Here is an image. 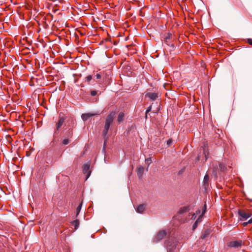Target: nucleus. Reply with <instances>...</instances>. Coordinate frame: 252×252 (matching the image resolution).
<instances>
[{
  "instance_id": "obj_1",
  "label": "nucleus",
  "mask_w": 252,
  "mask_h": 252,
  "mask_svg": "<svg viewBox=\"0 0 252 252\" xmlns=\"http://www.w3.org/2000/svg\"><path fill=\"white\" fill-rule=\"evenodd\" d=\"M116 113L115 112H111L106 117L104 129L103 130V135L105 137L106 136L110 128V125L113 123L115 117Z\"/></svg>"
},
{
  "instance_id": "obj_2",
  "label": "nucleus",
  "mask_w": 252,
  "mask_h": 252,
  "mask_svg": "<svg viewBox=\"0 0 252 252\" xmlns=\"http://www.w3.org/2000/svg\"><path fill=\"white\" fill-rule=\"evenodd\" d=\"M165 245L167 247V252H173L177 247L178 242L174 239H169L166 240Z\"/></svg>"
},
{
  "instance_id": "obj_3",
  "label": "nucleus",
  "mask_w": 252,
  "mask_h": 252,
  "mask_svg": "<svg viewBox=\"0 0 252 252\" xmlns=\"http://www.w3.org/2000/svg\"><path fill=\"white\" fill-rule=\"evenodd\" d=\"M167 235V232L165 230H160L156 235V236L154 238V242H157L161 240H162L166 235Z\"/></svg>"
},
{
  "instance_id": "obj_4",
  "label": "nucleus",
  "mask_w": 252,
  "mask_h": 252,
  "mask_svg": "<svg viewBox=\"0 0 252 252\" xmlns=\"http://www.w3.org/2000/svg\"><path fill=\"white\" fill-rule=\"evenodd\" d=\"M90 163L89 162L84 164L83 165V172L84 174H86V180H87L89 178L91 173V171L90 170Z\"/></svg>"
},
{
  "instance_id": "obj_5",
  "label": "nucleus",
  "mask_w": 252,
  "mask_h": 252,
  "mask_svg": "<svg viewBox=\"0 0 252 252\" xmlns=\"http://www.w3.org/2000/svg\"><path fill=\"white\" fill-rule=\"evenodd\" d=\"M238 214L242 218L240 219V220H246L251 216L249 213L243 210H239Z\"/></svg>"
},
{
  "instance_id": "obj_6",
  "label": "nucleus",
  "mask_w": 252,
  "mask_h": 252,
  "mask_svg": "<svg viewBox=\"0 0 252 252\" xmlns=\"http://www.w3.org/2000/svg\"><path fill=\"white\" fill-rule=\"evenodd\" d=\"M100 113L99 112H96V113H84L83 114L81 115V118L84 121H86L88 120L90 118L95 116L99 115Z\"/></svg>"
},
{
  "instance_id": "obj_7",
  "label": "nucleus",
  "mask_w": 252,
  "mask_h": 252,
  "mask_svg": "<svg viewBox=\"0 0 252 252\" xmlns=\"http://www.w3.org/2000/svg\"><path fill=\"white\" fill-rule=\"evenodd\" d=\"M242 241L241 240L233 241L229 242L228 246L230 247L237 248L241 246Z\"/></svg>"
},
{
  "instance_id": "obj_8",
  "label": "nucleus",
  "mask_w": 252,
  "mask_h": 252,
  "mask_svg": "<svg viewBox=\"0 0 252 252\" xmlns=\"http://www.w3.org/2000/svg\"><path fill=\"white\" fill-rule=\"evenodd\" d=\"M206 205H204L202 215H201L199 216V217L197 219V220L195 221V222H194V223L192 225V229H193V230H195L196 228V227H197L198 223L199 222H200V221H201V219L202 216L203 215V214L206 212Z\"/></svg>"
},
{
  "instance_id": "obj_9",
  "label": "nucleus",
  "mask_w": 252,
  "mask_h": 252,
  "mask_svg": "<svg viewBox=\"0 0 252 252\" xmlns=\"http://www.w3.org/2000/svg\"><path fill=\"white\" fill-rule=\"evenodd\" d=\"M65 119L63 117H60L58 122L56 124V128L55 129V133H56L58 130L60 128V127L63 126V123L64 122Z\"/></svg>"
},
{
  "instance_id": "obj_10",
  "label": "nucleus",
  "mask_w": 252,
  "mask_h": 252,
  "mask_svg": "<svg viewBox=\"0 0 252 252\" xmlns=\"http://www.w3.org/2000/svg\"><path fill=\"white\" fill-rule=\"evenodd\" d=\"M145 96L149 97L151 100L154 101L158 97V94L149 92L147 93Z\"/></svg>"
},
{
  "instance_id": "obj_11",
  "label": "nucleus",
  "mask_w": 252,
  "mask_h": 252,
  "mask_svg": "<svg viewBox=\"0 0 252 252\" xmlns=\"http://www.w3.org/2000/svg\"><path fill=\"white\" fill-rule=\"evenodd\" d=\"M136 172L138 176L140 178L141 177L144 172V168L142 166L139 165L136 169Z\"/></svg>"
},
{
  "instance_id": "obj_12",
  "label": "nucleus",
  "mask_w": 252,
  "mask_h": 252,
  "mask_svg": "<svg viewBox=\"0 0 252 252\" xmlns=\"http://www.w3.org/2000/svg\"><path fill=\"white\" fill-rule=\"evenodd\" d=\"M209 175L208 174H206L203 180L204 186L205 189H207L209 186Z\"/></svg>"
},
{
  "instance_id": "obj_13",
  "label": "nucleus",
  "mask_w": 252,
  "mask_h": 252,
  "mask_svg": "<svg viewBox=\"0 0 252 252\" xmlns=\"http://www.w3.org/2000/svg\"><path fill=\"white\" fill-rule=\"evenodd\" d=\"M124 117H125V114L123 112H120L119 114L118 117V119H117V121L119 123H121L123 121Z\"/></svg>"
},
{
  "instance_id": "obj_14",
  "label": "nucleus",
  "mask_w": 252,
  "mask_h": 252,
  "mask_svg": "<svg viewBox=\"0 0 252 252\" xmlns=\"http://www.w3.org/2000/svg\"><path fill=\"white\" fill-rule=\"evenodd\" d=\"M209 234H210V230L209 229H207V230L204 231V232L202 233V234L200 237V238L202 239H204L206 238L207 237H208V235H209Z\"/></svg>"
},
{
  "instance_id": "obj_15",
  "label": "nucleus",
  "mask_w": 252,
  "mask_h": 252,
  "mask_svg": "<svg viewBox=\"0 0 252 252\" xmlns=\"http://www.w3.org/2000/svg\"><path fill=\"white\" fill-rule=\"evenodd\" d=\"M145 208V206L143 204L140 205L137 207L136 211L138 213H141L144 211Z\"/></svg>"
},
{
  "instance_id": "obj_16",
  "label": "nucleus",
  "mask_w": 252,
  "mask_h": 252,
  "mask_svg": "<svg viewBox=\"0 0 252 252\" xmlns=\"http://www.w3.org/2000/svg\"><path fill=\"white\" fill-rule=\"evenodd\" d=\"M72 224L74 226V228L76 230L79 226V221L78 220H75L72 222Z\"/></svg>"
},
{
  "instance_id": "obj_17",
  "label": "nucleus",
  "mask_w": 252,
  "mask_h": 252,
  "mask_svg": "<svg viewBox=\"0 0 252 252\" xmlns=\"http://www.w3.org/2000/svg\"><path fill=\"white\" fill-rule=\"evenodd\" d=\"M206 148V146L204 145V148H203V154L204 155V156L205 158V161L208 159V156L209 155V153L207 151Z\"/></svg>"
},
{
  "instance_id": "obj_18",
  "label": "nucleus",
  "mask_w": 252,
  "mask_h": 252,
  "mask_svg": "<svg viewBox=\"0 0 252 252\" xmlns=\"http://www.w3.org/2000/svg\"><path fill=\"white\" fill-rule=\"evenodd\" d=\"M146 164L149 165L152 163V159L151 158H148L145 159Z\"/></svg>"
},
{
  "instance_id": "obj_19",
  "label": "nucleus",
  "mask_w": 252,
  "mask_h": 252,
  "mask_svg": "<svg viewBox=\"0 0 252 252\" xmlns=\"http://www.w3.org/2000/svg\"><path fill=\"white\" fill-rule=\"evenodd\" d=\"M69 143V140L67 139H65L63 140V143L64 145H67Z\"/></svg>"
},
{
  "instance_id": "obj_20",
  "label": "nucleus",
  "mask_w": 252,
  "mask_h": 252,
  "mask_svg": "<svg viewBox=\"0 0 252 252\" xmlns=\"http://www.w3.org/2000/svg\"><path fill=\"white\" fill-rule=\"evenodd\" d=\"M219 168L221 170H224L225 168V166L223 164L220 163L219 165Z\"/></svg>"
},
{
  "instance_id": "obj_21",
  "label": "nucleus",
  "mask_w": 252,
  "mask_h": 252,
  "mask_svg": "<svg viewBox=\"0 0 252 252\" xmlns=\"http://www.w3.org/2000/svg\"><path fill=\"white\" fill-rule=\"evenodd\" d=\"M81 206H82V204H80L77 208V209H76V211H77V215H78L80 211V210H81Z\"/></svg>"
},
{
  "instance_id": "obj_22",
  "label": "nucleus",
  "mask_w": 252,
  "mask_h": 252,
  "mask_svg": "<svg viewBox=\"0 0 252 252\" xmlns=\"http://www.w3.org/2000/svg\"><path fill=\"white\" fill-rule=\"evenodd\" d=\"M86 81L89 82L92 79V76L91 75H88L86 77Z\"/></svg>"
},
{
  "instance_id": "obj_23",
  "label": "nucleus",
  "mask_w": 252,
  "mask_h": 252,
  "mask_svg": "<svg viewBox=\"0 0 252 252\" xmlns=\"http://www.w3.org/2000/svg\"><path fill=\"white\" fill-rule=\"evenodd\" d=\"M97 94V92L96 91H92L91 92V94L92 96H95Z\"/></svg>"
},
{
  "instance_id": "obj_24",
  "label": "nucleus",
  "mask_w": 252,
  "mask_h": 252,
  "mask_svg": "<svg viewBox=\"0 0 252 252\" xmlns=\"http://www.w3.org/2000/svg\"><path fill=\"white\" fill-rule=\"evenodd\" d=\"M172 140L171 139H169L167 141V144L168 145V146H170L171 144H172Z\"/></svg>"
},
{
  "instance_id": "obj_25",
  "label": "nucleus",
  "mask_w": 252,
  "mask_h": 252,
  "mask_svg": "<svg viewBox=\"0 0 252 252\" xmlns=\"http://www.w3.org/2000/svg\"><path fill=\"white\" fill-rule=\"evenodd\" d=\"M101 77V75L99 73H97L96 75V79H100Z\"/></svg>"
},
{
  "instance_id": "obj_26",
  "label": "nucleus",
  "mask_w": 252,
  "mask_h": 252,
  "mask_svg": "<svg viewBox=\"0 0 252 252\" xmlns=\"http://www.w3.org/2000/svg\"><path fill=\"white\" fill-rule=\"evenodd\" d=\"M248 43L250 44V45H252V39H248Z\"/></svg>"
},
{
  "instance_id": "obj_27",
  "label": "nucleus",
  "mask_w": 252,
  "mask_h": 252,
  "mask_svg": "<svg viewBox=\"0 0 252 252\" xmlns=\"http://www.w3.org/2000/svg\"><path fill=\"white\" fill-rule=\"evenodd\" d=\"M151 108H152V106H149L147 110H146V113H147L148 112H150L151 110Z\"/></svg>"
},
{
  "instance_id": "obj_28",
  "label": "nucleus",
  "mask_w": 252,
  "mask_h": 252,
  "mask_svg": "<svg viewBox=\"0 0 252 252\" xmlns=\"http://www.w3.org/2000/svg\"><path fill=\"white\" fill-rule=\"evenodd\" d=\"M186 210H187V208L182 209H181V210H180V212L181 213H183V212H185V211H186Z\"/></svg>"
},
{
  "instance_id": "obj_29",
  "label": "nucleus",
  "mask_w": 252,
  "mask_h": 252,
  "mask_svg": "<svg viewBox=\"0 0 252 252\" xmlns=\"http://www.w3.org/2000/svg\"><path fill=\"white\" fill-rule=\"evenodd\" d=\"M250 224V223H248V221H247V222H244L243 223V225L244 226H247L248 224Z\"/></svg>"
},
{
  "instance_id": "obj_30",
  "label": "nucleus",
  "mask_w": 252,
  "mask_h": 252,
  "mask_svg": "<svg viewBox=\"0 0 252 252\" xmlns=\"http://www.w3.org/2000/svg\"><path fill=\"white\" fill-rule=\"evenodd\" d=\"M248 223H252V218L248 220Z\"/></svg>"
},
{
  "instance_id": "obj_31",
  "label": "nucleus",
  "mask_w": 252,
  "mask_h": 252,
  "mask_svg": "<svg viewBox=\"0 0 252 252\" xmlns=\"http://www.w3.org/2000/svg\"><path fill=\"white\" fill-rule=\"evenodd\" d=\"M195 214H193L192 216V217H191V219H195Z\"/></svg>"
},
{
  "instance_id": "obj_32",
  "label": "nucleus",
  "mask_w": 252,
  "mask_h": 252,
  "mask_svg": "<svg viewBox=\"0 0 252 252\" xmlns=\"http://www.w3.org/2000/svg\"><path fill=\"white\" fill-rule=\"evenodd\" d=\"M199 252H204L202 250H200Z\"/></svg>"
},
{
  "instance_id": "obj_33",
  "label": "nucleus",
  "mask_w": 252,
  "mask_h": 252,
  "mask_svg": "<svg viewBox=\"0 0 252 252\" xmlns=\"http://www.w3.org/2000/svg\"><path fill=\"white\" fill-rule=\"evenodd\" d=\"M199 157H198V158H197V160H199Z\"/></svg>"
}]
</instances>
